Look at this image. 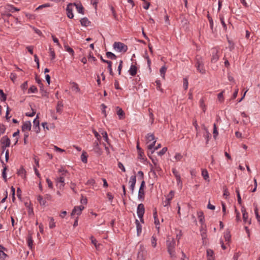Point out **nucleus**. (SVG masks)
<instances>
[{
	"label": "nucleus",
	"mask_w": 260,
	"mask_h": 260,
	"mask_svg": "<svg viewBox=\"0 0 260 260\" xmlns=\"http://www.w3.org/2000/svg\"><path fill=\"white\" fill-rule=\"evenodd\" d=\"M194 66L198 72L202 74L206 73V70L204 67V59L200 55H197L194 59Z\"/></svg>",
	"instance_id": "1"
},
{
	"label": "nucleus",
	"mask_w": 260,
	"mask_h": 260,
	"mask_svg": "<svg viewBox=\"0 0 260 260\" xmlns=\"http://www.w3.org/2000/svg\"><path fill=\"white\" fill-rule=\"evenodd\" d=\"M176 241L174 239H169L167 240V250L170 257L172 258H176V252L175 251Z\"/></svg>",
	"instance_id": "2"
},
{
	"label": "nucleus",
	"mask_w": 260,
	"mask_h": 260,
	"mask_svg": "<svg viewBox=\"0 0 260 260\" xmlns=\"http://www.w3.org/2000/svg\"><path fill=\"white\" fill-rule=\"evenodd\" d=\"M113 48L118 52L125 53L127 50V46L120 42H115L113 45Z\"/></svg>",
	"instance_id": "3"
},
{
	"label": "nucleus",
	"mask_w": 260,
	"mask_h": 260,
	"mask_svg": "<svg viewBox=\"0 0 260 260\" xmlns=\"http://www.w3.org/2000/svg\"><path fill=\"white\" fill-rule=\"evenodd\" d=\"M145 186V182L144 180L141 181V185L139 189L138 198L141 201H143L145 198L144 187Z\"/></svg>",
	"instance_id": "4"
},
{
	"label": "nucleus",
	"mask_w": 260,
	"mask_h": 260,
	"mask_svg": "<svg viewBox=\"0 0 260 260\" xmlns=\"http://www.w3.org/2000/svg\"><path fill=\"white\" fill-rule=\"evenodd\" d=\"M211 62L212 63L216 62L219 59V50L216 48H213L211 49Z\"/></svg>",
	"instance_id": "5"
},
{
	"label": "nucleus",
	"mask_w": 260,
	"mask_h": 260,
	"mask_svg": "<svg viewBox=\"0 0 260 260\" xmlns=\"http://www.w3.org/2000/svg\"><path fill=\"white\" fill-rule=\"evenodd\" d=\"M136 183V176L133 175L131 177L129 183L130 184L129 189L132 193H134L135 187Z\"/></svg>",
	"instance_id": "6"
},
{
	"label": "nucleus",
	"mask_w": 260,
	"mask_h": 260,
	"mask_svg": "<svg viewBox=\"0 0 260 260\" xmlns=\"http://www.w3.org/2000/svg\"><path fill=\"white\" fill-rule=\"evenodd\" d=\"M137 212L139 218L143 217L145 212V208L143 204L141 203L138 205Z\"/></svg>",
	"instance_id": "7"
},
{
	"label": "nucleus",
	"mask_w": 260,
	"mask_h": 260,
	"mask_svg": "<svg viewBox=\"0 0 260 260\" xmlns=\"http://www.w3.org/2000/svg\"><path fill=\"white\" fill-rule=\"evenodd\" d=\"M38 119H39V116H38V114L37 115V117L34 120V121H33V123H34L33 128L34 129L35 131L36 132V133H39L40 131V125H39L40 121Z\"/></svg>",
	"instance_id": "8"
},
{
	"label": "nucleus",
	"mask_w": 260,
	"mask_h": 260,
	"mask_svg": "<svg viewBox=\"0 0 260 260\" xmlns=\"http://www.w3.org/2000/svg\"><path fill=\"white\" fill-rule=\"evenodd\" d=\"M73 4L70 3L68 5L67 7L66 8L67 16L70 19H72L74 17V14L73 13Z\"/></svg>",
	"instance_id": "9"
},
{
	"label": "nucleus",
	"mask_w": 260,
	"mask_h": 260,
	"mask_svg": "<svg viewBox=\"0 0 260 260\" xmlns=\"http://www.w3.org/2000/svg\"><path fill=\"white\" fill-rule=\"evenodd\" d=\"M84 209L83 206H75L72 211L71 215L76 214L78 215H80L81 214L82 211Z\"/></svg>",
	"instance_id": "10"
},
{
	"label": "nucleus",
	"mask_w": 260,
	"mask_h": 260,
	"mask_svg": "<svg viewBox=\"0 0 260 260\" xmlns=\"http://www.w3.org/2000/svg\"><path fill=\"white\" fill-rule=\"evenodd\" d=\"M0 142L1 145H5V147H9L11 144L10 140L7 136L3 137Z\"/></svg>",
	"instance_id": "11"
},
{
	"label": "nucleus",
	"mask_w": 260,
	"mask_h": 260,
	"mask_svg": "<svg viewBox=\"0 0 260 260\" xmlns=\"http://www.w3.org/2000/svg\"><path fill=\"white\" fill-rule=\"evenodd\" d=\"M174 191L173 190L170 191L169 194L167 196V198L166 200L165 201V204L164 205V206L166 207L168 205H169L170 204V202L173 199L174 196Z\"/></svg>",
	"instance_id": "12"
},
{
	"label": "nucleus",
	"mask_w": 260,
	"mask_h": 260,
	"mask_svg": "<svg viewBox=\"0 0 260 260\" xmlns=\"http://www.w3.org/2000/svg\"><path fill=\"white\" fill-rule=\"evenodd\" d=\"M31 124L29 121L24 122L22 125L21 129L22 132H25L26 131H30L31 129Z\"/></svg>",
	"instance_id": "13"
},
{
	"label": "nucleus",
	"mask_w": 260,
	"mask_h": 260,
	"mask_svg": "<svg viewBox=\"0 0 260 260\" xmlns=\"http://www.w3.org/2000/svg\"><path fill=\"white\" fill-rule=\"evenodd\" d=\"M93 150L98 155H101L102 154V150L100 148L99 143L95 141L93 144Z\"/></svg>",
	"instance_id": "14"
},
{
	"label": "nucleus",
	"mask_w": 260,
	"mask_h": 260,
	"mask_svg": "<svg viewBox=\"0 0 260 260\" xmlns=\"http://www.w3.org/2000/svg\"><path fill=\"white\" fill-rule=\"evenodd\" d=\"M117 114L118 116L119 119H123L125 117V113L123 110L120 107H117Z\"/></svg>",
	"instance_id": "15"
},
{
	"label": "nucleus",
	"mask_w": 260,
	"mask_h": 260,
	"mask_svg": "<svg viewBox=\"0 0 260 260\" xmlns=\"http://www.w3.org/2000/svg\"><path fill=\"white\" fill-rule=\"evenodd\" d=\"M0 160H1V163L2 164V166L4 168L3 172H2V176H3V178H4V180L5 181H7V179L6 172V170H7V167L2 159H0Z\"/></svg>",
	"instance_id": "16"
},
{
	"label": "nucleus",
	"mask_w": 260,
	"mask_h": 260,
	"mask_svg": "<svg viewBox=\"0 0 260 260\" xmlns=\"http://www.w3.org/2000/svg\"><path fill=\"white\" fill-rule=\"evenodd\" d=\"M241 212L243 214V221L245 223H246L247 221L248 214V213L246 212V209L244 207H242Z\"/></svg>",
	"instance_id": "17"
},
{
	"label": "nucleus",
	"mask_w": 260,
	"mask_h": 260,
	"mask_svg": "<svg viewBox=\"0 0 260 260\" xmlns=\"http://www.w3.org/2000/svg\"><path fill=\"white\" fill-rule=\"evenodd\" d=\"M129 74L132 76H135L137 73V67L132 64L129 70Z\"/></svg>",
	"instance_id": "18"
},
{
	"label": "nucleus",
	"mask_w": 260,
	"mask_h": 260,
	"mask_svg": "<svg viewBox=\"0 0 260 260\" xmlns=\"http://www.w3.org/2000/svg\"><path fill=\"white\" fill-rule=\"evenodd\" d=\"M63 104L62 102L60 101H58L56 107V112L59 113H61L63 110Z\"/></svg>",
	"instance_id": "19"
},
{
	"label": "nucleus",
	"mask_w": 260,
	"mask_h": 260,
	"mask_svg": "<svg viewBox=\"0 0 260 260\" xmlns=\"http://www.w3.org/2000/svg\"><path fill=\"white\" fill-rule=\"evenodd\" d=\"M80 23L82 26H88L90 25L91 22L87 18L84 17L80 20Z\"/></svg>",
	"instance_id": "20"
},
{
	"label": "nucleus",
	"mask_w": 260,
	"mask_h": 260,
	"mask_svg": "<svg viewBox=\"0 0 260 260\" xmlns=\"http://www.w3.org/2000/svg\"><path fill=\"white\" fill-rule=\"evenodd\" d=\"M214 252L211 249H207V256L208 258L207 260H214L213 256Z\"/></svg>",
	"instance_id": "21"
},
{
	"label": "nucleus",
	"mask_w": 260,
	"mask_h": 260,
	"mask_svg": "<svg viewBox=\"0 0 260 260\" xmlns=\"http://www.w3.org/2000/svg\"><path fill=\"white\" fill-rule=\"evenodd\" d=\"M73 5L76 6L77 10V11L79 13H81L82 14H84V8L82 6L81 4L79 5L76 4V3H74Z\"/></svg>",
	"instance_id": "22"
},
{
	"label": "nucleus",
	"mask_w": 260,
	"mask_h": 260,
	"mask_svg": "<svg viewBox=\"0 0 260 260\" xmlns=\"http://www.w3.org/2000/svg\"><path fill=\"white\" fill-rule=\"evenodd\" d=\"M135 222L136 224L137 235L139 236L142 232V225L138 219H136Z\"/></svg>",
	"instance_id": "23"
},
{
	"label": "nucleus",
	"mask_w": 260,
	"mask_h": 260,
	"mask_svg": "<svg viewBox=\"0 0 260 260\" xmlns=\"http://www.w3.org/2000/svg\"><path fill=\"white\" fill-rule=\"evenodd\" d=\"M64 47L65 50L70 53L72 56L74 54V51L72 48H71L67 44H64Z\"/></svg>",
	"instance_id": "24"
},
{
	"label": "nucleus",
	"mask_w": 260,
	"mask_h": 260,
	"mask_svg": "<svg viewBox=\"0 0 260 260\" xmlns=\"http://www.w3.org/2000/svg\"><path fill=\"white\" fill-rule=\"evenodd\" d=\"M202 175L205 180H207L208 181H209V177L208 171L206 169L202 170Z\"/></svg>",
	"instance_id": "25"
},
{
	"label": "nucleus",
	"mask_w": 260,
	"mask_h": 260,
	"mask_svg": "<svg viewBox=\"0 0 260 260\" xmlns=\"http://www.w3.org/2000/svg\"><path fill=\"white\" fill-rule=\"evenodd\" d=\"M106 55L107 57V58H110L111 59H116L117 58L116 55L111 52H107L106 53Z\"/></svg>",
	"instance_id": "26"
},
{
	"label": "nucleus",
	"mask_w": 260,
	"mask_h": 260,
	"mask_svg": "<svg viewBox=\"0 0 260 260\" xmlns=\"http://www.w3.org/2000/svg\"><path fill=\"white\" fill-rule=\"evenodd\" d=\"M91 243L94 245L95 248L96 249L99 248L100 247V246L101 245L100 244H97V240L93 237V236H91L90 238Z\"/></svg>",
	"instance_id": "27"
},
{
	"label": "nucleus",
	"mask_w": 260,
	"mask_h": 260,
	"mask_svg": "<svg viewBox=\"0 0 260 260\" xmlns=\"http://www.w3.org/2000/svg\"><path fill=\"white\" fill-rule=\"evenodd\" d=\"M199 221L203 224L204 222V216L203 212L201 211L198 213Z\"/></svg>",
	"instance_id": "28"
},
{
	"label": "nucleus",
	"mask_w": 260,
	"mask_h": 260,
	"mask_svg": "<svg viewBox=\"0 0 260 260\" xmlns=\"http://www.w3.org/2000/svg\"><path fill=\"white\" fill-rule=\"evenodd\" d=\"M37 200L41 206H45L46 203V201L43 199L42 196L39 195L37 197Z\"/></svg>",
	"instance_id": "29"
},
{
	"label": "nucleus",
	"mask_w": 260,
	"mask_h": 260,
	"mask_svg": "<svg viewBox=\"0 0 260 260\" xmlns=\"http://www.w3.org/2000/svg\"><path fill=\"white\" fill-rule=\"evenodd\" d=\"M87 154L86 153V152L85 151H83L82 152V154L81 156V160L82 161L84 162V163H86L87 161Z\"/></svg>",
	"instance_id": "30"
},
{
	"label": "nucleus",
	"mask_w": 260,
	"mask_h": 260,
	"mask_svg": "<svg viewBox=\"0 0 260 260\" xmlns=\"http://www.w3.org/2000/svg\"><path fill=\"white\" fill-rule=\"evenodd\" d=\"M213 138L215 140L216 139V138H217V136L218 135V131H217V129L216 123H214V124H213Z\"/></svg>",
	"instance_id": "31"
},
{
	"label": "nucleus",
	"mask_w": 260,
	"mask_h": 260,
	"mask_svg": "<svg viewBox=\"0 0 260 260\" xmlns=\"http://www.w3.org/2000/svg\"><path fill=\"white\" fill-rule=\"evenodd\" d=\"M231 237V234H230V232L229 231V230H227L224 235V238L225 241H230Z\"/></svg>",
	"instance_id": "32"
},
{
	"label": "nucleus",
	"mask_w": 260,
	"mask_h": 260,
	"mask_svg": "<svg viewBox=\"0 0 260 260\" xmlns=\"http://www.w3.org/2000/svg\"><path fill=\"white\" fill-rule=\"evenodd\" d=\"M149 113V117L150 119V123L151 124H152L154 122V115L152 113V110L150 108H149L148 109Z\"/></svg>",
	"instance_id": "33"
},
{
	"label": "nucleus",
	"mask_w": 260,
	"mask_h": 260,
	"mask_svg": "<svg viewBox=\"0 0 260 260\" xmlns=\"http://www.w3.org/2000/svg\"><path fill=\"white\" fill-rule=\"evenodd\" d=\"M236 192L237 196L238 203L240 205H241V204H242V200H241V196H240V191H239V189L238 188H236Z\"/></svg>",
	"instance_id": "34"
},
{
	"label": "nucleus",
	"mask_w": 260,
	"mask_h": 260,
	"mask_svg": "<svg viewBox=\"0 0 260 260\" xmlns=\"http://www.w3.org/2000/svg\"><path fill=\"white\" fill-rule=\"evenodd\" d=\"M27 243L28 246L31 248L33 245V240L31 235H29L28 237Z\"/></svg>",
	"instance_id": "35"
},
{
	"label": "nucleus",
	"mask_w": 260,
	"mask_h": 260,
	"mask_svg": "<svg viewBox=\"0 0 260 260\" xmlns=\"http://www.w3.org/2000/svg\"><path fill=\"white\" fill-rule=\"evenodd\" d=\"M167 68L166 67V66H162L160 69V73L161 76V77L163 78H165V73L167 71Z\"/></svg>",
	"instance_id": "36"
},
{
	"label": "nucleus",
	"mask_w": 260,
	"mask_h": 260,
	"mask_svg": "<svg viewBox=\"0 0 260 260\" xmlns=\"http://www.w3.org/2000/svg\"><path fill=\"white\" fill-rule=\"evenodd\" d=\"M0 95H1V101H5L7 99V95L5 93H4L3 90L0 89Z\"/></svg>",
	"instance_id": "37"
},
{
	"label": "nucleus",
	"mask_w": 260,
	"mask_h": 260,
	"mask_svg": "<svg viewBox=\"0 0 260 260\" xmlns=\"http://www.w3.org/2000/svg\"><path fill=\"white\" fill-rule=\"evenodd\" d=\"M146 138L149 142L153 141L155 139V137H154L153 134H151V133L148 134L147 135V136H146Z\"/></svg>",
	"instance_id": "38"
},
{
	"label": "nucleus",
	"mask_w": 260,
	"mask_h": 260,
	"mask_svg": "<svg viewBox=\"0 0 260 260\" xmlns=\"http://www.w3.org/2000/svg\"><path fill=\"white\" fill-rule=\"evenodd\" d=\"M49 228L50 229H53L55 226V222H54V220L53 217H49Z\"/></svg>",
	"instance_id": "39"
},
{
	"label": "nucleus",
	"mask_w": 260,
	"mask_h": 260,
	"mask_svg": "<svg viewBox=\"0 0 260 260\" xmlns=\"http://www.w3.org/2000/svg\"><path fill=\"white\" fill-rule=\"evenodd\" d=\"M219 19L221 21V23L223 26V27L224 30H226L227 28L226 25L224 21V18L222 15H219Z\"/></svg>",
	"instance_id": "40"
},
{
	"label": "nucleus",
	"mask_w": 260,
	"mask_h": 260,
	"mask_svg": "<svg viewBox=\"0 0 260 260\" xmlns=\"http://www.w3.org/2000/svg\"><path fill=\"white\" fill-rule=\"evenodd\" d=\"M204 129L206 130V134L204 135L205 138L206 139V143H208L209 139L211 137V134L208 131L207 129L205 127Z\"/></svg>",
	"instance_id": "41"
},
{
	"label": "nucleus",
	"mask_w": 260,
	"mask_h": 260,
	"mask_svg": "<svg viewBox=\"0 0 260 260\" xmlns=\"http://www.w3.org/2000/svg\"><path fill=\"white\" fill-rule=\"evenodd\" d=\"M107 64H108V69L109 71V74L111 76H113L114 75V73H113L112 69V61H110L109 62H108Z\"/></svg>",
	"instance_id": "42"
},
{
	"label": "nucleus",
	"mask_w": 260,
	"mask_h": 260,
	"mask_svg": "<svg viewBox=\"0 0 260 260\" xmlns=\"http://www.w3.org/2000/svg\"><path fill=\"white\" fill-rule=\"evenodd\" d=\"M56 181H57V182L61 183V186H62V187L64 186V177L63 176H61L59 177V178H58L56 179Z\"/></svg>",
	"instance_id": "43"
},
{
	"label": "nucleus",
	"mask_w": 260,
	"mask_h": 260,
	"mask_svg": "<svg viewBox=\"0 0 260 260\" xmlns=\"http://www.w3.org/2000/svg\"><path fill=\"white\" fill-rule=\"evenodd\" d=\"M40 91L42 93V95L43 96H47V92L46 90H44L43 84H41V85L40 86Z\"/></svg>",
	"instance_id": "44"
},
{
	"label": "nucleus",
	"mask_w": 260,
	"mask_h": 260,
	"mask_svg": "<svg viewBox=\"0 0 260 260\" xmlns=\"http://www.w3.org/2000/svg\"><path fill=\"white\" fill-rule=\"evenodd\" d=\"M200 107L202 108L203 112H205L206 108V105L204 103V101L203 99H202L200 100Z\"/></svg>",
	"instance_id": "45"
},
{
	"label": "nucleus",
	"mask_w": 260,
	"mask_h": 260,
	"mask_svg": "<svg viewBox=\"0 0 260 260\" xmlns=\"http://www.w3.org/2000/svg\"><path fill=\"white\" fill-rule=\"evenodd\" d=\"M207 17H208V20L209 21L210 28L213 30V19H212V17L209 14H208Z\"/></svg>",
	"instance_id": "46"
},
{
	"label": "nucleus",
	"mask_w": 260,
	"mask_h": 260,
	"mask_svg": "<svg viewBox=\"0 0 260 260\" xmlns=\"http://www.w3.org/2000/svg\"><path fill=\"white\" fill-rule=\"evenodd\" d=\"M49 51H50V55L51 56V59L53 60L55 58V52H54V50L51 47H49Z\"/></svg>",
	"instance_id": "47"
},
{
	"label": "nucleus",
	"mask_w": 260,
	"mask_h": 260,
	"mask_svg": "<svg viewBox=\"0 0 260 260\" xmlns=\"http://www.w3.org/2000/svg\"><path fill=\"white\" fill-rule=\"evenodd\" d=\"M38 89H37V88L34 86V85H32L30 87V88H29L28 89V93L29 92H32V93H35L37 91Z\"/></svg>",
	"instance_id": "48"
},
{
	"label": "nucleus",
	"mask_w": 260,
	"mask_h": 260,
	"mask_svg": "<svg viewBox=\"0 0 260 260\" xmlns=\"http://www.w3.org/2000/svg\"><path fill=\"white\" fill-rule=\"evenodd\" d=\"M111 10L112 12L113 16L115 20H118L117 15L113 6L110 7Z\"/></svg>",
	"instance_id": "49"
},
{
	"label": "nucleus",
	"mask_w": 260,
	"mask_h": 260,
	"mask_svg": "<svg viewBox=\"0 0 260 260\" xmlns=\"http://www.w3.org/2000/svg\"><path fill=\"white\" fill-rule=\"evenodd\" d=\"M223 92H224V91H222L218 94V96H217L218 99L219 101H220V102H223L224 100L223 95Z\"/></svg>",
	"instance_id": "50"
},
{
	"label": "nucleus",
	"mask_w": 260,
	"mask_h": 260,
	"mask_svg": "<svg viewBox=\"0 0 260 260\" xmlns=\"http://www.w3.org/2000/svg\"><path fill=\"white\" fill-rule=\"evenodd\" d=\"M6 131L5 125L3 124H0V135L5 133Z\"/></svg>",
	"instance_id": "51"
},
{
	"label": "nucleus",
	"mask_w": 260,
	"mask_h": 260,
	"mask_svg": "<svg viewBox=\"0 0 260 260\" xmlns=\"http://www.w3.org/2000/svg\"><path fill=\"white\" fill-rule=\"evenodd\" d=\"M168 149L167 147H164L160 151L157 152L158 154L160 156H161L165 154V153L167 152Z\"/></svg>",
	"instance_id": "52"
},
{
	"label": "nucleus",
	"mask_w": 260,
	"mask_h": 260,
	"mask_svg": "<svg viewBox=\"0 0 260 260\" xmlns=\"http://www.w3.org/2000/svg\"><path fill=\"white\" fill-rule=\"evenodd\" d=\"M138 179L140 180H142V181L144 180V173L142 171H140L138 172Z\"/></svg>",
	"instance_id": "53"
},
{
	"label": "nucleus",
	"mask_w": 260,
	"mask_h": 260,
	"mask_svg": "<svg viewBox=\"0 0 260 260\" xmlns=\"http://www.w3.org/2000/svg\"><path fill=\"white\" fill-rule=\"evenodd\" d=\"M102 135H103V137L104 139L105 140V141L106 142H107L108 143H109V142H108L109 139H108V137L107 133L106 132H103V133H102Z\"/></svg>",
	"instance_id": "54"
},
{
	"label": "nucleus",
	"mask_w": 260,
	"mask_h": 260,
	"mask_svg": "<svg viewBox=\"0 0 260 260\" xmlns=\"http://www.w3.org/2000/svg\"><path fill=\"white\" fill-rule=\"evenodd\" d=\"M151 245L153 247H155L156 246V239L155 237L152 236L151 239Z\"/></svg>",
	"instance_id": "55"
},
{
	"label": "nucleus",
	"mask_w": 260,
	"mask_h": 260,
	"mask_svg": "<svg viewBox=\"0 0 260 260\" xmlns=\"http://www.w3.org/2000/svg\"><path fill=\"white\" fill-rule=\"evenodd\" d=\"M188 85V83L187 78H183V87L185 89V90H186L187 89Z\"/></svg>",
	"instance_id": "56"
},
{
	"label": "nucleus",
	"mask_w": 260,
	"mask_h": 260,
	"mask_svg": "<svg viewBox=\"0 0 260 260\" xmlns=\"http://www.w3.org/2000/svg\"><path fill=\"white\" fill-rule=\"evenodd\" d=\"M254 212H255V214L256 216V218L258 222L260 224V215H259V214H258V209H257V207H256L255 209H254Z\"/></svg>",
	"instance_id": "57"
},
{
	"label": "nucleus",
	"mask_w": 260,
	"mask_h": 260,
	"mask_svg": "<svg viewBox=\"0 0 260 260\" xmlns=\"http://www.w3.org/2000/svg\"><path fill=\"white\" fill-rule=\"evenodd\" d=\"M72 89L74 90H76V92H79L80 91V88H79L78 85L76 83H73Z\"/></svg>",
	"instance_id": "58"
},
{
	"label": "nucleus",
	"mask_w": 260,
	"mask_h": 260,
	"mask_svg": "<svg viewBox=\"0 0 260 260\" xmlns=\"http://www.w3.org/2000/svg\"><path fill=\"white\" fill-rule=\"evenodd\" d=\"M52 38L53 42L54 43H56L57 46H58L59 47H60L61 45H60V43H59L58 39L56 38V37H55V36L53 35H52Z\"/></svg>",
	"instance_id": "59"
},
{
	"label": "nucleus",
	"mask_w": 260,
	"mask_h": 260,
	"mask_svg": "<svg viewBox=\"0 0 260 260\" xmlns=\"http://www.w3.org/2000/svg\"><path fill=\"white\" fill-rule=\"evenodd\" d=\"M50 6V5L49 4H45L44 5H40L37 8H36V10H38L39 9H42L43 8L45 7H49Z\"/></svg>",
	"instance_id": "60"
},
{
	"label": "nucleus",
	"mask_w": 260,
	"mask_h": 260,
	"mask_svg": "<svg viewBox=\"0 0 260 260\" xmlns=\"http://www.w3.org/2000/svg\"><path fill=\"white\" fill-rule=\"evenodd\" d=\"M155 83L156 84L157 90L162 91V89L161 88V87H160L161 86V83H160V80H156L155 81Z\"/></svg>",
	"instance_id": "61"
},
{
	"label": "nucleus",
	"mask_w": 260,
	"mask_h": 260,
	"mask_svg": "<svg viewBox=\"0 0 260 260\" xmlns=\"http://www.w3.org/2000/svg\"><path fill=\"white\" fill-rule=\"evenodd\" d=\"M21 88L23 91L27 88V81L24 82L21 85Z\"/></svg>",
	"instance_id": "62"
},
{
	"label": "nucleus",
	"mask_w": 260,
	"mask_h": 260,
	"mask_svg": "<svg viewBox=\"0 0 260 260\" xmlns=\"http://www.w3.org/2000/svg\"><path fill=\"white\" fill-rule=\"evenodd\" d=\"M93 133L94 135V136L96 137L98 140H100L101 139V136L99 134V133L93 130Z\"/></svg>",
	"instance_id": "63"
},
{
	"label": "nucleus",
	"mask_w": 260,
	"mask_h": 260,
	"mask_svg": "<svg viewBox=\"0 0 260 260\" xmlns=\"http://www.w3.org/2000/svg\"><path fill=\"white\" fill-rule=\"evenodd\" d=\"M6 256L7 254L2 250V249L0 250V258L4 259Z\"/></svg>",
	"instance_id": "64"
}]
</instances>
